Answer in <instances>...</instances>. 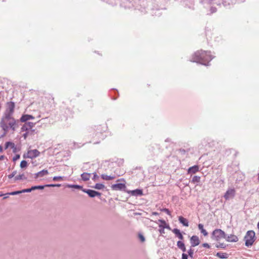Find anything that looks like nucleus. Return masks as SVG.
<instances>
[{"mask_svg": "<svg viewBox=\"0 0 259 259\" xmlns=\"http://www.w3.org/2000/svg\"><path fill=\"white\" fill-rule=\"evenodd\" d=\"M190 242L192 246L194 247L197 246L200 243V240L199 237L197 236L194 235L190 238Z\"/></svg>", "mask_w": 259, "mask_h": 259, "instance_id": "9", "label": "nucleus"}, {"mask_svg": "<svg viewBox=\"0 0 259 259\" xmlns=\"http://www.w3.org/2000/svg\"><path fill=\"white\" fill-rule=\"evenodd\" d=\"M46 99L47 100V102H49L50 106H51L53 104H55L54 99L52 97H48L46 98Z\"/></svg>", "mask_w": 259, "mask_h": 259, "instance_id": "25", "label": "nucleus"}, {"mask_svg": "<svg viewBox=\"0 0 259 259\" xmlns=\"http://www.w3.org/2000/svg\"><path fill=\"white\" fill-rule=\"evenodd\" d=\"M177 246L183 252L186 251V249L185 244H184V243L182 241H178L177 242Z\"/></svg>", "mask_w": 259, "mask_h": 259, "instance_id": "20", "label": "nucleus"}, {"mask_svg": "<svg viewBox=\"0 0 259 259\" xmlns=\"http://www.w3.org/2000/svg\"><path fill=\"white\" fill-rule=\"evenodd\" d=\"M139 238L142 242H144L145 241V238L142 234L139 235Z\"/></svg>", "mask_w": 259, "mask_h": 259, "instance_id": "37", "label": "nucleus"}, {"mask_svg": "<svg viewBox=\"0 0 259 259\" xmlns=\"http://www.w3.org/2000/svg\"><path fill=\"white\" fill-rule=\"evenodd\" d=\"M169 228V227L168 226H162V229H160L159 230V232L161 233V234H163L164 233V228Z\"/></svg>", "mask_w": 259, "mask_h": 259, "instance_id": "36", "label": "nucleus"}, {"mask_svg": "<svg viewBox=\"0 0 259 259\" xmlns=\"http://www.w3.org/2000/svg\"><path fill=\"white\" fill-rule=\"evenodd\" d=\"M53 181H62L63 180V177H54L53 178Z\"/></svg>", "mask_w": 259, "mask_h": 259, "instance_id": "29", "label": "nucleus"}, {"mask_svg": "<svg viewBox=\"0 0 259 259\" xmlns=\"http://www.w3.org/2000/svg\"><path fill=\"white\" fill-rule=\"evenodd\" d=\"M258 180L259 181V173L258 174Z\"/></svg>", "mask_w": 259, "mask_h": 259, "instance_id": "51", "label": "nucleus"}, {"mask_svg": "<svg viewBox=\"0 0 259 259\" xmlns=\"http://www.w3.org/2000/svg\"><path fill=\"white\" fill-rule=\"evenodd\" d=\"M33 126V123L31 122H26L22 126L21 128L22 132H25V133L23 134L24 139H26L29 135L33 134L32 128Z\"/></svg>", "mask_w": 259, "mask_h": 259, "instance_id": "5", "label": "nucleus"}, {"mask_svg": "<svg viewBox=\"0 0 259 259\" xmlns=\"http://www.w3.org/2000/svg\"><path fill=\"white\" fill-rule=\"evenodd\" d=\"M199 167L198 165H194L192 167H190L188 170V173L189 174H195L196 172L198 171Z\"/></svg>", "mask_w": 259, "mask_h": 259, "instance_id": "16", "label": "nucleus"}, {"mask_svg": "<svg viewBox=\"0 0 259 259\" xmlns=\"http://www.w3.org/2000/svg\"><path fill=\"white\" fill-rule=\"evenodd\" d=\"M10 147L12 149H13L15 148V144L14 143L11 142H7L5 144V149H8V148Z\"/></svg>", "mask_w": 259, "mask_h": 259, "instance_id": "23", "label": "nucleus"}, {"mask_svg": "<svg viewBox=\"0 0 259 259\" xmlns=\"http://www.w3.org/2000/svg\"><path fill=\"white\" fill-rule=\"evenodd\" d=\"M15 107V103L13 102H8L6 103V114L11 115L14 111Z\"/></svg>", "mask_w": 259, "mask_h": 259, "instance_id": "7", "label": "nucleus"}, {"mask_svg": "<svg viewBox=\"0 0 259 259\" xmlns=\"http://www.w3.org/2000/svg\"><path fill=\"white\" fill-rule=\"evenodd\" d=\"M24 176L23 174L17 176L16 177H15V180L17 181L19 180H21L24 178Z\"/></svg>", "mask_w": 259, "mask_h": 259, "instance_id": "31", "label": "nucleus"}, {"mask_svg": "<svg viewBox=\"0 0 259 259\" xmlns=\"http://www.w3.org/2000/svg\"><path fill=\"white\" fill-rule=\"evenodd\" d=\"M172 232L179 238V239H180L181 240H183L184 239V237L182 235V234L181 233V231L180 230H179L178 229H174L172 230Z\"/></svg>", "mask_w": 259, "mask_h": 259, "instance_id": "14", "label": "nucleus"}, {"mask_svg": "<svg viewBox=\"0 0 259 259\" xmlns=\"http://www.w3.org/2000/svg\"><path fill=\"white\" fill-rule=\"evenodd\" d=\"M211 237L212 240L219 242L222 239H225L226 234L221 229H217L212 232Z\"/></svg>", "mask_w": 259, "mask_h": 259, "instance_id": "4", "label": "nucleus"}, {"mask_svg": "<svg viewBox=\"0 0 259 259\" xmlns=\"http://www.w3.org/2000/svg\"><path fill=\"white\" fill-rule=\"evenodd\" d=\"M161 211L166 212L168 215L171 216V213L170 211L167 208H162L161 209Z\"/></svg>", "mask_w": 259, "mask_h": 259, "instance_id": "32", "label": "nucleus"}, {"mask_svg": "<svg viewBox=\"0 0 259 259\" xmlns=\"http://www.w3.org/2000/svg\"><path fill=\"white\" fill-rule=\"evenodd\" d=\"M40 154L39 151L36 149L28 150L26 154H24L23 157L25 158H28L30 159L38 157Z\"/></svg>", "mask_w": 259, "mask_h": 259, "instance_id": "6", "label": "nucleus"}, {"mask_svg": "<svg viewBox=\"0 0 259 259\" xmlns=\"http://www.w3.org/2000/svg\"><path fill=\"white\" fill-rule=\"evenodd\" d=\"M162 226H166V225H159V227L160 229H162Z\"/></svg>", "mask_w": 259, "mask_h": 259, "instance_id": "48", "label": "nucleus"}, {"mask_svg": "<svg viewBox=\"0 0 259 259\" xmlns=\"http://www.w3.org/2000/svg\"><path fill=\"white\" fill-rule=\"evenodd\" d=\"M225 239L227 241L229 242H236L238 241V237L233 234H231L227 236H226Z\"/></svg>", "mask_w": 259, "mask_h": 259, "instance_id": "11", "label": "nucleus"}, {"mask_svg": "<svg viewBox=\"0 0 259 259\" xmlns=\"http://www.w3.org/2000/svg\"><path fill=\"white\" fill-rule=\"evenodd\" d=\"M20 166L21 168H24V167H27V161L25 160H22L20 163Z\"/></svg>", "mask_w": 259, "mask_h": 259, "instance_id": "28", "label": "nucleus"}, {"mask_svg": "<svg viewBox=\"0 0 259 259\" xmlns=\"http://www.w3.org/2000/svg\"><path fill=\"white\" fill-rule=\"evenodd\" d=\"M17 174V171H14L11 174L8 175L9 179H11L13 178Z\"/></svg>", "mask_w": 259, "mask_h": 259, "instance_id": "34", "label": "nucleus"}, {"mask_svg": "<svg viewBox=\"0 0 259 259\" xmlns=\"http://www.w3.org/2000/svg\"><path fill=\"white\" fill-rule=\"evenodd\" d=\"M34 119V117L33 116L30 115L26 114V115H23L22 116V117L20 118V121L21 122H26L27 120H29L30 119Z\"/></svg>", "mask_w": 259, "mask_h": 259, "instance_id": "15", "label": "nucleus"}, {"mask_svg": "<svg viewBox=\"0 0 259 259\" xmlns=\"http://www.w3.org/2000/svg\"><path fill=\"white\" fill-rule=\"evenodd\" d=\"M98 178V176H97V175L96 173H95L94 174V178H93V180L95 181L96 178Z\"/></svg>", "mask_w": 259, "mask_h": 259, "instance_id": "46", "label": "nucleus"}, {"mask_svg": "<svg viewBox=\"0 0 259 259\" xmlns=\"http://www.w3.org/2000/svg\"><path fill=\"white\" fill-rule=\"evenodd\" d=\"M81 179L84 181H88L91 178V174L84 172L81 175Z\"/></svg>", "mask_w": 259, "mask_h": 259, "instance_id": "21", "label": "nucleus"}, {"mask_svg": "<svg viewBox=\"0 0 259 259\" xmlns=\"http://www.w3.org/2000/svg\"><path fill=\"white\" fill-rule=\"evenodd\" d=\"M211 59L210 52L199 50L192 55L191 61L206 65Z\"/></svg>", "mask_w": 259, "mask_h": 259, "instance_id": "1", "label": "nucleus"}, {"mask_svg": "<svg viewBox=\"0 0 259 259\" xmlns=\"http://www.w3.org/2000/svg\"><path fill=\"white\" fill-rule=\"evenodd\" d=\"M45 186H33L32 189L33 190H36V189H43L44 188Z\"/></svg>", "mask_w": 259, "mask_h": 259, "instance_id": "33", "label": "nucleus"}, {"mask_svg": "<svg viewBox=\"0 0 259 259\" xmlns=\"http://www.w3.org/2000/svg\"><path fill=\"white\" fill-rule=\"evenodd\" d=\"M49 174V172L47 170L44 169L41 171L38 172L35 174V178H37L39 177H42L45 175H47Z\"/></svg>", "mask_w": 259, "mask_h": 259, "instance_id": "18", "label": "nucleus"}, {"mask_svg": "<svg viewBox=\"0 0 259 259\" xmlns=\"http://www.w3.org/2000/svg\"><path fill=\"white\" fill-rule=\"evenodd\" d=\"M46 186V187H60L61 184H50V185H47Z\"/></svg>", "mask_w": 259, "mask_h": 259, "instance_id": "38", "label": "nucleus"}, {"mask_svg": "<svg viewBox=\"0 0 259 259\" xmlns=\"http://www.w3.org/2000/svg\"><path fill=\"white\" fill-rule=\"evenodd\" d=\"M182 259H188V256L186 254H182Z\"/></svg>", "mask_w": 259, "mask_h": 259, "instance_id": "44", "label": "nucleus"}, {"mask_svg": "<svg viewBox=\"0 0 259 259\" xmlns=\"http://www.w3.org/2000/svg\"><path fill=\"white\" fill-rule=\"evenodd\" d=\"M126 188L124 184H116L111 186V188L113 190H121Z\"/></svg>", "mask_w": 259, "mask_h": 259, "instance_id": "12", "label": "nucleus"}, {"mask_svg": "<svg viewBox=\"0 0 259 259\" xmlns=\"http://www.w3.org/2000/svg\"><path fill=\"white\" fill-rule=\"evenodd\" d=\"M3 150L2 146H0V152H2Z\"/></svg>", "mask_w": 259, "mask_h": 259, "instance_id": "49", "label": "nucleus"}, {"mask_svg": "<svg viewBox=\"0 0 259 259\" xmlns=\"http://www.w3.org/2000/svg\"><path fill=\"white\" fill-rule=\"evenodd\" d=\"M216 255L220 258H225L227 257L226 254L225 253L218 252Z\"/></svg>", "mask_w": 259, "mask_h": 259, "instance_id": "27", "label": "nucleus"}, {"mask_svg": "<svg viewBox=\"0 0 259 259\" xmlns=\"http://www.w3.org/2000/svg\"><path fill=\"white\" fill-rule=\"evenodd\" d=\"M1 126L6 132L10 129H12L14 131L16 127V120L11 117V115H6L2 119Z\"/></svg>", "mask_w": 259, "mask_h": 259, "instance_id": "2", "label": "nucleus"}, {"mask_svg": "<svg viewBox=\"0 0 259 259\" xmlns=\"http://www.w3.org/2000/svg\"><path fill=\"white\" fill-rule=\"evenodd\" d=\"M202 246L204 247L207 248H210V245L207 243H203L202 244Z\"/></svg>", "mask_w": 259, "mask_h": 259, "instance_id": "39", "label": "nucleus"}, {"mask_svg": "<svg viewBox=\"0 0 259 259\" xmlns=\"http://www.w3.org/2000/svg\"><path fill=\"white\" fill-rule=\"evenodd\" d=\"M179 221L184 226H185V227H188L189 226L188 221L186 219H185L184 217H183L182 216H180L179 217Z\"/></svg>", "mask_w": 259, "mask_h": 259, "instance_id": "17", "label": "nucleus"}, {"mask_svg": "<svg viewBox=\"0 0 259 259\" xmlns=\"http://www.w3.org/2000/svg\"><path fill=\"white\" fill-rule=\"evenodd\" d=\"M21 193H22L21 191H15V192H12L11 193H10V194L14 195H16V194H20Z\"/></svg>", "mask_w": 259, "mask_h": 259, "instance_id": "42", "label": "nucleus"}, {"mask_svg": "<svg viewBox=\"0 0 259 259\" xmlns=\"http://www.w3.org/2000/svg\"><path fill=\"white\" fill-rule=\"evenodd\" d=\"M101 178L103 180L109 181V180L114 179L115 178V177L114 176H108L107 175L103 174L101 175Z\"/></svg>", "mask_w": 259, "mask_h": 259, "instance_id": "22", "label": "nucleus"}, {"mask_svg": "<svg viewBox=\"0 0 259 259\" xmlns=\"http://www.w3.org/2000/svg\"><path fill=\"white\" fill-rule=\"evenodd\" d=\"M216 247L217 248H226V245L224 243H220L219 244L216 245Z\"/></svg>", "mask_w": 259, "mask_h": 259, "instance_id": "30", "label": "nucleus"}, {"mask_svg": "<svg viewBox=\"0 0 259 259\" xmlns=\"http://www.w3.org/2000/svg\"><path fill=\"white\" fill-rule=\"evenodd\" d=\"M83 192L87 193L90 197H94L95 196H100L101 193L92 190H84Z\"/></svg>", "mask_w": 259, "mask_h": 259, "instance_id": "10", "label": "nucleus"}, {"mask_svg": "<svg viewBox=\"0 0 259 259\" xmlns=\"http://www.w3.org/2000/svg\"><path fill=\"white\" fill-rule=\"evenodd\" d=\"M3 196V194H0V196Z\"/></svg>", "mask_w": 259, "mask_h": 259, "instance_id": "52", "label": "nucleus"}, {"mask_svg": "<svg viewBox=\"0 0 259 259\" xmlns=\"http://www.w3.org/2000/svg\"><path fill=\"white\" fill-rule=\"evenodd\" d=\"M188 253L191 257H192V255L193 254V250L190 249L188 251Z\"/></svg>", "mask_w": 259, "mask_h": 259, "instance_id": "41", "label": "nucleus"}, {"mask_svg": "<svg viewBox=\"0 0 259 259\" xmlns=\"http://www.w3.org/2000/svg\"><path fill=\"white\" fill-rule=\"evenodd\" d=\"M153 215H157V214H158V213H157V212H153Z\"/></svg>", "mask_w": 259, "mask_h": 259, "instance_id": "50", "label": "nucleus"}, {"mask_svg": "<svg viewBox=\"0 0 259 259\" xmlns=\"http://www.w3.org/2000/svg\"><path fill=\"white\" fill-rule=\"evenodd\" d=\"M244 240L246 246H252L255 240V232L252 230L248 231L244 236Z\"/></svg>", "mask_w": 259, "mask_h": 259, "instance_id": "3", "label": "nucleus"}, {"mask_svg": "<svg viewBox=\"0 0 259 259\" xmlns=\"http://www.w3.org/2000/svg\"><path fill=\"white\" fill-rule=\"evenodd\" d=\"M160 222L161 223V225H166V223L165 221L164 220H159Z\"/></svg>", "mask_w": 259, "mask_h": 259, "instance_id": "45", "label": "nucleus"}, {"mask_svg": "<svg viewBox=\"0 0 259 259\" xmlns=\"http://www.w3.org/2000/svg\"><path fill=\"white\" fill-rule=\"evenodd\" d=\"M5 158V157L4 155L0 156V160H4Z\"/></svg>", "mask_w": 259, "mask_h": 259, "instance_id": "47", "label": "nucleus"}, {"mask_svg": "<svg viewBox=\"0 0 259 259\" xmlns=\"http://www.w3.org/2000/svg\"><path fill=\"white\" fill-rule=\"evenodd\" d=\"M95 189L101 190L105 188V186L102 184H96L95 186L93 187Z\"/></svg>", "mask_w": 259, "mask_h": 259, "instance_id": "26", "label": "nucleus"}, {"mask_svg": "<svg viewBox=\"0 0 259 259\" xmlns=\"http://www.w3.org/2000/svg\"><path fill=\"white\" fill-rule=\"evenodd\" d=\"M32 190H33V189H32V187L31 188H29V189H23L21 191V192H22V193L30 192Z\"/></svg>", "mask_w": 259, "mask_h": 259, "instance_id": "35", "label": "nucleus"}, {"mask_svg": "<svg viewBox=\"0 0 259 259\" xmlns=\"http://www.w3.org/2000/svg\"><path fill=\"white\" fill-rule=\"evenodd\" d=\"M235 190L234 189H228L224 195V198L226 200H228L230 198H232L235 196Z\"/></svg>", "mask_w": 259, "mask_h": 259, "instance_id": "8", "label": "nucleus"}, {"mask_svg": "<svg viewBox=\"0 0 259 259\" xmlns=\"http://www.w3.org/2000/svg\"><path fill=\"white\" fill-rule=\"evenodd\" d=\"M128 193L132 196H142L143 195V191L141 189H136L132 191H129Z\"/></svg>", "mask_w": 259, "mask_h": 259, "instance_id": "13", "label": "nucleus"}, {"mask_svg": "<svg viewBox=\"0 0 259 259\" xmlns=\"http://www.w3.org/2000/svg\"><path fill=\"white\" fill-rule=\"evenodd\" d=\"M68 187H70V188H80L81 187L80 186H78V185H69L68 186Z\"/></svg>", "mask_w": 259, "mask_h": 259, "instance_id": "40", "label": "nucleus"}, {"mask_svg": "<svg viewBox=\"0 0 259 259\" xmlns=\"http://www.w3.org/2000/svg\"><path fill=\"white\" fill-rule=\"evenodd\" d=\"M198 229L200 230L201 233L204 236H206L208 235L207 232L204 229L203 225L201 224H199L198 225Z\"/></svg>", "mask_w": 259, "mask_h": 259, "instance_id": "19", "label": "nucleus"}, {"mask_svg": "<svg viewBox=\"0 0 259 259\" xmlns=\"http://www.w3.org/2000/svg\"><path fill=\"white\" fill-rule=\"evenodd\" d=\"M20 158V155L17 154L13 158V160L16 161Z\"/></svg>", "mask_w": 259, "mask_h": 259, "instance_id": "43", "label": "nucleus"}, {"mask_svg": "<svg viewBox=\"0 0 259 259\" xmlns=\"http://www.w3.org/2000/svg\"><path fill=\"white\" fill-rule=\"evenodd\" d=\"M200 181V177L197 176H194L191 180V182L194 184L199 183Z\"/></svg>", "mask_w": 259, "mask_h": 259, "instance_id": "24", "label": "nucleus"}]
</instances>
